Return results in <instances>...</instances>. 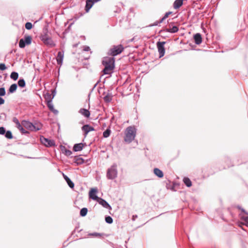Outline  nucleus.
Segmentation results:
<instances>
[{"mask_svg": "<svg viewBox=\"0 0 248 248\" xmlns=\"http://www.w3.org/2000/svg\"><path fill=\"white\" fill-rule=\"evenodd\" d=\"M88 211V209L86 207L81 208L79 212L80 216L82 217H85L87 214Z\"/></svg>", "mask_w": 248, "mask_h": 248, "instance_id": "obj_27", "label": "nucleus"}, {"mask_svg": "<svg viewBox=\"0 0 248 248\" xmlns=\"http://www.w3.org/2000/svg\"><path fill=\"white\" fill-rule=\"evenodd\" d=\"M18 85L20 87H24L25 86V81L23 79H20L18 81Z\"/></svg>", "mask_w": 248, "mask_h": 248, "instance_id": "obj_34", "label": "nucleus"}, {"mask_svg": "<svg viewBox=\"0 0 248 248\" xmlns=\"http://www.w3.org/2000/svg\"><path fill=\"white\" fill-rule=\"evenodd\" d=\"M92 0H86L85 6V11L86 13H88L93 5L94 4Z\"/></svg>", "mask_w": 248, "mask_h": 248, "instance_id": "obj_18", "label": "nucleus"}, {"mask_svg": "<svg viewBox=\"0 0 248 248\" xmlns=\"http://www.w3.org/2000/svg\"><path fill=\"white\" fill-rule=\"evenodd\" d=\"M68 8V7L63 6L62 9H63V10H64L65 9H66Z\"/></svg>", "mask_w": 248, "mask_h": 248, "instance_id": "obj_57", "label": "nucleus"}, {"mask_svg": "<svg viewBox=\"0 0 248 248\" xmlns=\"http://www.w3.org/2000/svg\"><path fill=\"white\" fill-rule=\"evenodd\" d=\"M4 100L0 97V105L4 104Z\"/></svg>", "mask_w": 248, "mask_h": 248, "instance_id": "obj_53", "label": "nucleus"}, {"mask_svg": "<svg viewBox=\"0 0 248 248\" xmlns=\"http://www.w3.org/2000/svg\"><path fill=\"white\" fill-rule=\"evenodd\" d=\"M166 43V42L164 41H158L156 43V46L159 53V57L160 58L164 56L165 55V48L164 45Z\"/></svg>", "mask_w": 248, "mask_h": 248, "instance_id": "obj_5", "label": "nucleus"}, {"mask_svg": "<svg viewBox=\"0 0 248 248\" xmlns=\"http://www.w3.org/2000/svg\"><path fill=\"white\" fill-rule=\"evenodd\" d=\"M225 158L227 160H230V158L228 156H225Z\"/></svg>", "mask_w": 248, "mask_h": 248, "instance_id": "obj_58", "label": "nucleus"}, {"mask_svg": "<svg viewBox=\"0 0 248 248\" xmlns=\"http://www.w3.org/2000/svg\"><path fill=\"white\" fill-rule=\"evenodd\" d=\"M5 133V130L4 127H0V134L3 135Z\"/></svg>", "mask_w": 248, "mask_h": 248, "instance_id": "obj_48", "label": "nucleus"}, {"mask_svg": "<svg viewBox=\"0 0 248 248\" xmlns=\"http://www.w3.org/2000/svg\"><path fill=\"white\" fill-rule=\"evenodd\" d=\"M172 13V12H171V11H169V12H166V13L164 14V16H164V17L166 19V18H167L169 17V16L170 15H171Z\"/></svg>", "mask_w": 248, "mask_h": 248, "instance_id": "obj_42", "label": "nucleus"}, {"mask_svg": "<svg viewBox=\"0 0 248 248\" xmlns=\"http://www.w3.org/2000/svg\"><path fill=\"white\" fill-rule=\"evenodd\" d=\"M108 93L103 97L104 101L107 103H110L112 101L113 97L111 93H109V90H108Z\"/></svg>", "mask_w": 248, "mask_h": 248, "instance_id": "obj_23", "label": "nucleus"}, {"mask_svg": "<svg viewBox=\"0 0 248 248\" xmlns=\"http://www.w3.org/2000/svg\"><path fill=\"white\" fill-rule=\"evenodd\" d=\"M105 220L106 222L109 224H112L113 221L112 217L108 215H106L105 216Z\"/></svg>", "mask_w": 248, "mask_h": 248, "instance_id": "obj_30", "label": "nucleus"}, {"mask_svg": "<svg viewBox=\"0 0 248 248\" xmlns=\"http://www.w3.org/2000/svg\"><path fill=\"white\" fill-rule=\"evenodd\" d=\"M63 154L67 156H69L72 154V152L67 149L65 146H63Z\"/></svg>", "mask_w": 248, "mask_h": 248, "instance_id": "obj_29", "label": "nucleus"}, {"mask_svg": "<svg viewBox=\"0 0 248 248\" xmlns=\"http://www.w3.org/2000/svg\"><path fill=\"white\" fill-rule=\"evenodd\" d=\"M80 124H83L84 123V121H82L80 122Z\"/></svg>", "mask_w": 248, "mask_h": 248, "instance_id": "obj_60", "label": "nucleus"}, {"mask_svg": "<svg viewBox=\"0 0 248 248\" xmlns=\"http://www.w3.org/2000/svg\"><path fill=\"white\" fill-rule=\"evenodd\" d=\"M99 204L101 205L103 207L109 209L111 210L112 207L109 205V204L104 199L99 197L97 200L96 201Z\"/></svg>", "mask_w": 248, "mask_h": 248, "instance_id": "obj_12", "label": "nucleus"}, {"mask_svg": "<svg viewBox=\"0 0 248 248\" xmlns=\"http://www.w3.org/2000/svg\"><path fill=\"white\" fill-rule=\"evenodd\" d=\"M118 170L116 164H113L107 170V178L108 180H113L117 177Z\"/></svg>", "mask_w": 248, "mask_h": 248, "instance_id": "obj_3", "label": "nucleus"}, {"mask_svg": "<svg viewBox=\"0 0 248 248\" xmlns=\"http://www.w3.org/2000/svg\"><path fill=\"white\" fill-rule=\"evenodd\" d=\"M6 69V67L4 63H0V69L1 70H4Z\"/></svg>", "mask_w": 248, "mask_h": 248, "instance_id": "obj_43", "label": "nucleus"}, {"mask_svg": "<svg viewBox=\"0 0 248 248\" xmlns=\"http://www.w3.org/2000/svg\"><path fill=\"white\" fill-rule=\"evenodd\" d=\"M183 181L185 185L188 187H191L192 185L191 181L187 177H184Z\"/></svg>", "mask_w": 248, "mask_h": 248, "instance_id": "obj_24", "label": "nucleus"}, {"mask_svg": "<svg viewBox=\"0 0 248 248\" xmlns=\"http://www.w3.org/2000/svg\"><path fill=\"white\" fill-rule=\"evenodd\" d=\"M41 40L47 46H52L54 45L53 41L46 34L42 35L41 37Z\"/></svg>", "mask_w": 248, "mask_h": 248, "instance_id": "obj_11", "label": "nucleus"}, {"mask_svg": "<svg viewBox=\"0 0 248 248\" xmlns=\"http://www.w3.org/2000/svg\"><path fill=\"white\" fill-rule=\"evenodd\" d=\"M129 10H130V11L131 12H133V11H134V9H133V8H130V9H129Z\"/></svg>", "mask_w": 248, "mask_h": 248, "instance_id": "obj_56", "label": "nucleus"}, {"mask_svg": "<svg viewBox=\"0 0 248 248\" xmlns=\"http://www.w3.org/2000/svg\"><path fill=\"white\" fill-rule=\"evenodd\" d=\"M237 208L240 210L241 211L242 213H243L244 214H245V215H248V213L243 208H242L241 206L237 205Z\"/></svg>", "mask_w": 248, "mask_h": 248, "instance_id": "obj_38", "label": "nucleus"}, {"mask_svg": "<svg viewBox=\"0 0 248 248\" xmlns=\"http://www.w3.org/2000/svg\"><path fill=\"white\" fill-rule=\"evenodd\" d=\"M68 23H69V24L68 27L64 31H63V38H64V35L70 31L71 26L74 23V21L72 19H70L69 21L64 23V26H66Z\"/></svg>", "mask_w": 248, "mask_h": 248, "instance_id": "obj_19", "label": "nucleus"}, {"mask_svg": "<svg viewBox=\"0 0 248 248\" xmlns=\"http://www.w3.org/2000/svg\"><path fill=\"white\" fill-rule=\"evenodd\" d=\"M81 130L83 131V135L85 137L91 132L95 130L94 128L89 124H86L81 127Z\"/></svg>", "mask_w": 248, "mask_h": 248, "instance_id": "obj_10", "label": "nucleus"}, {"mask_svg": "<svg viewBox=\"0 0 248 248\" xmlns=\"http://www.w3.org/2000/svg\"><path fill=\"white\" fill-rule=\"evenodd\" d=\"M155 176L159 178H162L164 176V173L162 170L157 168H155L153 170Z\"/></svg>", "mask_w": 248, "mask_h": 248, "instance_id": "obj_21", "label": "nucleus"}, {"mask_svg": "<svg viewBox=\"0 0 248 248\" xmlns=\"http://www.w3.org/2000/svg\"><path fill=\"white\" fill-rule=\"evenodd\" d=\"M160 24L158 21H156L154 23L150 24L149 25V27H153V26H158V24Z\"/></svg>", "mask_w": 248, "mask_h": 248, "instance_id": "obj_45", "label": "nucleus"}, {"mask_svg": "<svg viewBox=\"0 0 248 248\" xmlns=\"http://www.w3.org/2000/svg\"><path fill=\"white\" fill-rule=\"evenodd\" d=\"M60 148H62V145H60Z\"/></svg>", "mask_w": 248, "mask_h": 248, "instance_id": "obj_62", "label": "nucleus"}, {"mask_svg": "<svg viewBox=\"0 0 248 248\" xmlns=\"http://www.w3.org/2000/svg\"><path fill=\"white\" fill-rule=\"evenodd\" d=\"M17 89V85L16 84H13L10 87L9 91L10 93H12L16 91Z\"/></svg>", "mask_w": 248, "mask_h": 248, "instance_id": "obj_32", "label": "nucleus"}, {"mask_svg": "<svg viewBox=\"0 0 248 248\" xmlns=\"http://www.w3.org/2000/svg\"><path fill=\"white\" fill-rule=\"evenodd\" d=\"M124 50V47L121 44L117 45V46H113L111 48L108 53V55L112 56V57H114L115 56L120 54Z\"/></svg>", "mask_w": 248, "mask_h": 248, "instance_id": "obj_4", "label": "nucleus"}, {"mask_svg": "<svg viewBox=\"0 0 248 248\" xmlns=\"http://www.w3.org/2000/svg\"><path fill=\"white\" fill-rule=\"evenodd\" d=\"M169 27L170 28V33H174L178 31L179 28L175 25V23L171 22L169 23Z\"/></svg>", "mask_w": 248, "mask_h": 248, "instance_id": "obj_17", "label": "nucleus"}, {"mask_svg": "<svg viewBox=\"0 0 248 248\" xmlns=\"http://www.w3.org/2000/svg\"><path fill=\"white\" fill-rule=\"evenodd\" d=\"M87 144L86 143H75L73 147V151L75 152H79L83 150L85 146H86Z\"/></svg>", "mask_w": 248, "mask_h": 248, "instance_id": "obj_14", "label": "nucleus"}, {"mask_svg": "<svg viewBox=\"0 0 248 248\" xmlns=\"http://www.w3.org/2000/svg\"><path fill=\"white\" fill-rule=\"evenodd\" d=\"M165 19H166V18H165L164 16H163V17H162V18L159 20V21H159V23L160 24V23H162V22H163V21H164V20H165Z\"/></svg>", "mask_w": 248, "mask_h": 248, "instance_id": "obj_54", "label": "nucleus"}, {"mask_svg": "<svg viewBox=\"0 0 248 248\" xmlns=\"http://www.w3.org/2000/svg\"><path fill=\"white\" fill-rule=\"evenodd\" d=\"M194 43L197 45H200L202 41V36L201 33H196L193 35Z\"/></svg>", "mask_w": 248, "mask_h": 248, "instance_id": "obj_15", "label": "nucleus"}, {"mask_svg": "<svg viewBox=\"0 0 248 248\" xmlns=\"http://www.w3.org/2000/svg\"><path fill=\"white\" fill-rule=\"evenodd\" d=\"M5 94V91L4 88H0V96H4Z\"/></svg>", "mask_w": 248, "mask_h": 248, "instance_id": "obj_41", "label": "nucleus"}, {"mask_svg": "<svg viewBox=\"0 0 248 248\" xmlns=\"http://www.w3.org/2000/svg\"><path fill=\"white\" fill-rule=\"evenodd\" d=\"M177 184L176 183H173L172 184L169 185L167 184V188L168 189H170L172 191H176L175 189V187L176 186H177Z\"/></svg>", "mask_w": 248, "mask_h": 248, "instance_id": "obj_31", "label": "nucleus"}, {"mask_svg": "<svg viewBox=\"0 0 248 248\" xmlns=\"http://www.w3.org/2000/svg\"><path fill=\"white\" fill-rule=\"evenodd\" d=\"M57 61L59 64H61L62 62V54L61 52H59L58 54Z\"/></svg>", "mask_w": 248, "mask_h": 248, "instance_id": "obj_35", "label": "nucleus"}, {"mask_svg": "<svg viewBox=\"0 0 248 248\" xmlns=\"http://www.w3.org/2000/svg\"><path fill=\"white\" fill-rule=\"evenodd\" d=\"M5 137L8 139H12L13 138V135L10 131H7L5 133Z\"/></svg>", "mask_w": 248, "mask_h": 248, "instance_id": "obj_37", "label": "nucleus"}, {"mask_svg": "<svg viewBox=\"0 0 248 248\" xmlns=\"http://www.w3.org/2000/svg\"><path fill=\"white\" fill-rule=\"evenodd\" d=\"M77 45H78L77 44H76V45H74V46H77Z\"/></svg>", "mask_w": 248, "mask_h": 248, "instance_id": "obj_61", "label": "nucleus"}, {"mask_svg": "<svg viewBox=\"0 0 248 248\" xmlns=\"http://www.w3.org/2000/svg\"><path fill=\"white\" fill-rule=\"evenodd\" d=\"M102 64L104 66L102 72L104 75H111L115 68L114 57H106L102 61Z\"/></svg>", "mask_w": 248, "mask_h": 248, "instance_id": "obj_1", "label": "nucleus"}, {"mask_svg": "<svg viewBox=\"0 0 248 248\" xmlns=\"http://www.w3.org/2000/svg\"><path fill=\"white\" fill-rule=\"evenodd\" d=\"M41 143L46 147H51L54 145L53 140L45 138L44 137H40Z\"/></svg>", "mask_w": 248, "mask_h": 248, "instance_id": "obj_13", "label": "nucleus"}, {"mask_svg": "<svg viewBox=\"0 0 248 248\" xmlns=\"http://www.w3.org/2000/svg\"><path fill=\"white\" fill-rule=\"evenodd\" d=\"M63 178L66 181L67 185L71 189H74L75 187V184L74 182L71 180V179L66 175H65L64 173H63Z\"/></svg>", "mask_w": 248, "mask_h": 248, "instance_id": "obj_16", "label": "nucleus"}, {"mask_svg": "<svg viewBox=\"0 0 248 248\" xmlns=\"http://www.w3.org/2000/svg\"><path fill=\"white\" fill-rule=\"evenodd\" d=\"M100 82V80H99L93 86V88L92 89L90 93L89 94L88 96H89L90 95V94L93 91V90L94 89V88L96 87V86L97 85V84L99 83Z\"/></svg>", "mask_w": 248, "mask_h": 248, "instance_id": "obj_44", "label": "nucleus"}, {"mask_svg": "<svg viewBox=\"0 0 248 248\" xmlns=\"http://www.w3.org/2000/svg\"><path fill=\"white\" fill-rule=\"evenodd\" d=\"M184 0H175L173 4V7L174 9H179L183 4Z\"/></svg>", "mask_w": 248, "mask_h": 248, "instance_id": "obj_22", "label": "nucleus"}, {"mask_svg": "<svg viewBox=\"0 0 248 248\" xmlns=\"http://www.w3.org/2000/svg\"><path fill=\"white\" fill-rule=\"evenodd\" d=\"M32 38L31 36L26 35L24 37V39H21L19 42V46L20 48H24L25 45H29L31 44Z\"/></svg>", "mask_w": 248, "mask_h": 248, "instance_id": "obj_6", "label": "nucleus"}, {"mask_svg": "<svg viewBox=\"0 0 248 248\" xmlns=\"http://www.w3.org/2000/svg\"><path fill=\"white\" fill-rule=\"evenodd\" d=\"M22 133H27V131L22 127V129L19 130Z\"/></svg>", "mask_w": 248, "mask_h": 248, "instance_id": "obj_51", "label": "nucleus"}, {"mask_svg": "<svg viewBox=\"0 0 248 248\" xmlns=\"http://www.w3.org/2000/svg\"><path fill=\"white\" fill-rule=\"evenodd\" d=\"M161 35L163 36V35H164V36H165V33H161Z\"/></svg>", "mask_w": 248, "mask_h": 248, "instance_id": "obj_59", "label": "nucleus"}, {"mask_svg": "<svg viewBox=\"0 0 248 248\" xmlns=\"http://www.w3.org/2000/svg\"><path fill=\"white\" fill-rule=\"evenodd\" d=\"M242 219L246 222L247 225L248 226V215L246 217H242Z\"/></svg>", "mask_w": 248, "mask_h": 248, "instance_id": "obj_47", "label": "nucleus"}, {"mask_svg": "<svg viewBox=\"0 0 248 248\" xmlns=\"http://www.w3.org/2000/svg\"><path fill=\"white\" fill-rule=\"evenodd\" d=\"M79 113H81L85 118H89L90 116L91 113L89 109L85 108H81L79 110Z\"/></svg>", "mask_w": 248, "mask_h": 248, "instance_id": "obj_20", "label": "nucleus"}, {"mask_svg": "<svg viewBox=\"0 0 248 248\" xmlns=\"http://www.w3.org/2000/svg\"><path fill=\"white\" fill-rule=\"evenodd\" d=\"M90 46H83V50L85 51H89L90 50Z\"/></svg>", "mask_w": 248, "mask_h": 248, "instance_id": "obj_46", "label": "nucleus"}, {"mask_svg": "<svg viewBox=\"0 0 248 248\" xmlns=\"http://www.w3.org/2000/svg\"><path fill=\"white\" fill-rule=\"evenodd\" d=\"M75 232V230H74L73 232H72V234L74 233V232Z\"/></svg>", "mask_w": 248, "mask_h": 248, "instance_id": "obj_63", "label": "nucleus"}, {"mask_svg": "<svg viewBox=\"0 0 248 248\" xmlns=\"http://www.w3.org/2000/svg\"><path fill=\"white\" fill-rule=\"evenodd\" d=\"M136 133L137 129L134 126H129L127 127L124 138V141L128 143H131L135 139Z\"/></svg>", "mask_w": 248, "mask_h": 248, "instance_id": "obj_2", "label": "nucleus"}, {"mask_svg": "<svg viewBox=\"0 0 248 248\" xmlns=\"http://www.w3.org/2000/svg\"><path fill=\"white\" fill-rule=\"evenodd\" d=\"M89 236H91L99 237L102 236V234L100 233L94 232H93V233H90L89 234Z\"/></svg>", "mask_w": 248, "mask_h": 248, "instance_id": "obj_36", "label": "nucleus"}, {"mask_svg": "<svg viewBox=\"0 0 248 248\" xmlns=\"http://www.w3.org/2000/svg\"><path fill=\"white\" fill-rule=\"evenodd\" d=\"M104 87H105V86H103V87H99V88H98V92H99V93H100V90H101V89L104 88Z\"/></svg>", "mask_w": 248, "mask_h": 248, "instance_id": "obj_55", "label": "nucleus"}, {"mask_svg": "<svg viewBox=\"0 0 248 248\" xmlns=\"http://www.w3.org/2000/svg\"><path fill=\"white\" fill-rule=\"evenodd\" d=\"M98 189L96 187L92 188L89 192V198L93 201H96L99 198L97 195Z\"/></svg>", "mask_w": 248, "mask_h": 248, "instance_id": "obj_9", "label": "nucleus"}, {"mask_svg": "<svg viewBox=\"0 0 248 248\" xmlns=\"http://www.w3.org/2000/svg\"><path fill=\"white\" fill-rule=\"evenodd\" d=\"M166 32H170V33L169 27L168 28H165V29H162L159 31L160 33H166Z\"/></svg>", "mask_w": 248, "mask_h": 248, "instance_id": "obj_40", "label": "nucleus"}, {"mask_svg": "<svg viewBox=\"0 0 248 248\" xmlns=\"http://www.w3.org/2000/svg\"><path fill=\"white\" fill-rule=\"evenodd\" d=\"M32 27V25L30 22H27L25 24V28L27 30H31Z\"/></svg>", "mask_w": 248, "mask_h": 248, "instance_id": "obj_39", "label": "nucleus"}, {"mask_svg": "<svg viewBox=\"0 0 248 248\" xmlns=\"http://www.w3.org/2000/svg\"><path fill=\"white\" fill-rule=\"evenodd\" d=\"M137 217H138V216L137 215H133L132 219L133 221H135Z\"/></svg>", "mask_w": 248, "mask_h": 248, "instance_id": "obj_52", "label": "nucleus"}, {"mask_svg": "<svg viewBox=\"0 0 248 248\" xmlns=\"http://www.w3.org/2000/svg\"><path fill=\"white\" fill-rule=\"evenodd\" d=\"M22 124L23 125V127L31 131H37L40 129L39 127H36L32 123L27 121H22Z\"/></svg>", "mask_w": 248, "mask_h": 248, "instance_id": "obj_8", "label": "nucleus"}, {"mask_svg": "<svg viewBox=\"0 0 248 248\" xmlns=\"http://www.w3.org/2000/svg\"><path fill=\"white\" fill-rule=\"evenodd\" d=\"M105 93H105V92H103V94H105Z\"/></svg>", "mask_w": 248, "mask_h": 248, "instance_id": "obj_64", "label": "nucleus"}, {"mask_svg": "<svg viewBox=\"0 0 248 248\" xmlns=\"http://www.w3.org/2000/svg\"><path fill=\"white\" fill-rule=\"evenodd\" d=\"M16 126L19 130H20V129H22V127H23V125L21 123V124L19 123L18 124H17Z\"/></svg>", "mask_w": 248, "mask_h": 248, "instance_id": "obj_50", "label": "nucleus"}, {"mask_svg": "<svg viewBox=\"0 0 248 248\" xmlns=\"http://www.w3.org/2000/svg\"><path fill=\"white\" fill-rule=\"evenodd\" d=\"M45 100L46 102L51 101L54 95L48 92L45 93L44 95Z\"/></svg>", "mask_w": 248, "mask_h": 248, "instance_id": "obj_25", "label": "nucleus"}, {"mask_svg": "<svg viewBox=\"0 0 248 248\" xmlns=\"http://www.w3.org/2000/svg\"><path fill=\"white\" fill-rule=\"evenodd\" d=\"M13 121L14 123L16 124V125L20 123L18 119L16 117L13 118Z\"/></svg>", "mask_w": 248, "mask_h": 248, "instance_id": "obj_49", "label": "nucleus"}, {"mask_svg": "<svg viewBox=\"0 0 248 248\" xmlns=\"http://www.w3.org/2000/svg\"><path fill=\"white\" fill-rule=\"evenodd\" d=\"M10 77L12 79H14V80H16L18 78V74L16 72H13L11 74Z\"/></svg>", "mask_w": 248, "mask_h": 248, "instance_id": "obj_33", "label": "nucleus"}, {"mask_svg": "<svg viewBox=\"0 0 248 248\" xmlns=\"http://www.w3.org/2000/svg\"><path fill=\"white\" fill-rule=\"evenodd\" d=\"M81 156V155H76L73 157L72 160L73 163L75 164L76 166L81 165L89 161L88 159L85 161Z\"/></svg>", "mask_w": 248, "mask_h": 248, "instance_id": "obj_7", "label": "nucleus"}, {"mask_svg": "<svg viewBox=\"0 0 248 248\" xmlns=\"http://www.w3.org/2000/svg\"><path fill=\"white\" fill-rule=\"evenodd\" d=\"M111 130L110 127H108L103 132V136L104 138H107L110 135Z\"/></svg>", "mask_w": 248, "mask_h": 248, "instance_id": "obj_26", "label": "nucleus"}, {"mask_svg": "<svg viewBox=\"0 0 248 248\" xmlns=\"http://www.w3.org/2000/svg\"><path fill=\"white\" fill-rule=\"evenodd\" d=\"M47 105L49 109L52 112H53L55 114L58 113V111L57 110H55L52 104L51 101L47 102Z\"/></svg>", "mask_w": 248, "mask_h": 248, "instance_id": "obj_28", "label": "nucleus"}]
</instances>
